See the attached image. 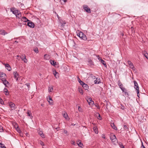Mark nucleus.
<instances>
[{
    "instance_id": "19",
    "label": "nucleus",
    "mask_w": 148,
    "mask_h": 148,
    "mask_svg": "<svg viewBox=\"0 0 148 148\" xmlns=\"http://www.w3.org/2000/svg\"><path fill=\"white\" fill-rule=\"evenodd\" d=\"M7 34V33L5 32V31L2 29H0V34L5 35V34Z\"/></svg>"
},
{
    "instance_id": "36",
    "label": "nucleus",
    "mask_w": 148,
    "mask_h": 148,
    "mask_svg": "<svg viewBox=\"0 0 148 148\" xmlns=\"http://www.w3.org/2000/svg\"><path fill=\"white\" fill-rule=\"evenodd\" d=\"M93 129L95 133H96V134L98 133V132L97 130V127H93Z\"/></svg>"
},
{
    "instance_id": "18",
    "label": "nucleus",
    "mask_w": 148,
    "mask_h": 148,
    "mask_svg": "<svg viewBox=\"0 0 148 148\" xmlns=\"http://www.w3.org/2000/svg\"><path fill=\"white\" fill-rule=\"evenodd\" d=\"M88 62V64L90 66H93L94 65V62H93L90 59H89Z\"/></svg>"
},
{
    "instance_id": "14",
    "label": "nucleus",
    "mask_w": 148,
    "mask_h": 148,
    "mask_svg": "<svg viewBox=\"0 0 148 148\" xmlns=\"http://www.w3.org/2000/svg\"><path fill=\"white\" fill-rule=\"evenodd\" d=\"M6 68L9 71L11 70V68L10 65L8 64H5Z\"/></svg>"
},
{
    "instance_id": "60",
    "label": "nucleus",
    "mask_w": 148,
    "mask_h": 148,
    "mask_svg": "<svg viewBox=\"0 0 148 148\" xmlns=\"http://www.w3.org/2000/svg\"><path fill=\"white\" fill-rule=\"evenodd\" d=\"M15 43H16V42L17 43V42H17L16 40V41H15Z\"/></svg>"
},
{
    "instance_id": "47",
    "label": "nucleus",
    "mask_w": 148,
    "mask_h": 148,
    "mask_svg": "<svg viewBox=\"0 0 148 148\" xmlns=\"http://www.w3.org/2000/svg\"><path fill=\"white\" fill-rule=\"evenodd\" d=\"M0 130L1 132L3 131V128L1 126H0Z\"/></svg>"
},
{
    "instance_id": "2",
    "label": "nucleus",
    "mask_w": 148,
    "mask_h": 148,
    "mask_svg": "<svg viewBox=\"0 0 148 148\" xmlns=\"http://www.w3.org/2000/svg\"><path fill=\"white\" fill-rule=\"evenodd\" d=\"M118 84L119 88L121 89L123 92H124V91L126 89L125 88L123 87V85L120 81H118Z\"/></svg>"
},
{
    "instance_id": "8",
    "label": "nucleus",
    "mask_w": 148,
    "mask_h": 148,
    "mask_svg": "<svg viewBox=\"0 0 148 148\" xmlns=\"http://www.w3.org/2000/svg\"><path fill=\"white\" fill-rule=\"evenodd\" d=\"M134 88L135 89H136V90H139V86L137 83L136 81H134Z\"/></svg>"
},
{
    "instance_id": "17",
    "label": "nucleus",
    "mask_w": 148,
    "mask_h": 148,
    "mask_svg": "<svg viewBox=\"0 0 148 148\" xmlns=\"http://www.w3.org/2000/svg\"><path fill=\"white\" fill-rule=\"evenodd\" d=\"M110 125L112 127L114 130H117V129L116 126L115 125L114 123H111Z\"/></svg>"
},
{
    "instance_id": "38",
    "label": "nucleus",
    "mask_w": 148,
    "mask_h": 148,
    "mask_svg": "<svg viewBox=\"0 0 148 148\" xmlns=\"http://www.w3.org/2000/svg\"><path fill=\"white\" fill-rule=\"evenodd\" d=\"M78 90L79 92L82 94V95L83 94V92L82 89L81 88H78Z\"/></svg>"
},
{
    "instance_id": "12",
    "label": "nucleus",
    "mask_w": 148,
    "mask_h": 148,
    "mask_svg": "<svg viewBox=\"0 0 148 148\" xmlns=\"http://www.w3.org/2000/svg\"><path fill=\"white\" fill-rule=\"evenodd\" d=\"M21 59L24 62L27 63V59L26 58L25 56H24L23 55L22 56L20 57Z\"/></svg>"
},
{
    "instance_id": "29",
    "label": "nucleus",
    "mask_w": 148,
    "mask_h": 148,
    "mask_svg": "<svg viewBox=\"0 0 148 148\" xmlns=\"http://www.w3.org/2000/svg\"><path fill=\"white\" fill-rule=\"evenodd\" d=\"M78 79L79 83L82 86L84 84V83L83 81H81L79 77H78Z\"/></svg>"
},
{
    "instance_id": "4",
    "label": "nucleus",
    "mask_w": 148,
    "mask_h": 148,
    "mask_svg": "<svg viewBox=\"0 0 148 148\" xmlns=\"http://www.w3.org/2000/svg\"><path fill=\"white\" fill-rule=\"evenodd\" d=\"M83 8L86 12L89 13L91 12L90 9L88 7L87 5H84Z\"/></svg>"
},
{
    "instance_id": "49",
    "label": "nucleus",
    "mask_w": 148,
    "mask_h": 148,
    "mask_svg": "<svg viewBox=\"0 0 148 148\" xmlns=\"http://www.w3.org/2000/svg\"><path fill=\"white\" fill-rule=\"evenodd\" d=\"M142 146H141V148H146L145 146L143 145V142H142L141 143Z\"/></svg>"
},
{
    "instance_id": "26",
    "label": "nucleus",
    "mask_w": 148,
    "mask_h": 148,
    "mask_svg": "<svg viewBox=\"0 0 148 148\" xmlns=\"http://www.w3.org/2000/svg\"><path fill=\"white\" fill-rule=\"evenodd\" d=\"M87 101L89 105L93 104L94 103V102L92 101V99L91 98L89 99V100H87Z\"/></svg>"
},
{
    "instance_id": "33",
    "label": "nucleus",
    "mask_w": 148,
    "mask_h": 148,
    "mask_svg": "<svg viewBox=\"0 0 148 148\" xmlns=\"http://www.w3.org/2000/svg\"><path fill=\"white\" fill-rule=\"evenodd\" d=\"M15 8H10V11L12 12L13 14H14L15 12Z\"/></svg>"
},
{
    "instance_id": "32",
    "label": "nucleus",
    "mask_w": 148,
    "mask_h": 148,
    "mask_svg": "<svg viewBox=\"0 0 148 148\" xmlns=\"http://www.w3.org/2000/svg\"><path fill=\"white\" fill-rule=\"evenodd\" d=\"M1 141L0 140V142ZM0 146L1 148H6V147L4 146V145L2 144L1 143H0Z\"/></svg>"
},
{
    "instance_id": "9",
    "label": "nucleus",
    "mask_w": 148,
    "mask_h": 148,
    "mask_svg": "<svg viewBox=\"0 0 148 148\" xmlns=\"http://www.w3.org/2000/svg\"><path fill=\"white\" fill-rule=\"evenodd\" d=\"M3 82V83L5 85V87L7 86V84H8V86L9 85V83L8 81L6 80V78L4 79V80L2 81Z\"/></svg>"
},
{
    "instance_id": "37",
    "label": "nucleus",
    "mask_w": 148,
    "mask_h": 148,
    "mask_svg": "<svg viewBox=\"0 0 148 148\" xmlns=\"http://www.w3.org/2000/svg\"><path fill=\"white\" fill-rule=\"evenodd\" d=\"M34 51L36 53H37L38 52V49L37 47L34 48Z\"/></svg>"
},
{
    "instance_id": "28",
    "label": "nucleus",
    "mask_w": 148,
    "mask_h": 148,
    "mask_svg": "<svg viewBox=\"0 0 148 148\" xmlns=\"http://www.w3.org/2000/svg\"><path fill=\"white\" fill-rule=\"evenodd\" d=\"M98 78H97L94 81L95 84H99L100 83V80L99 79H97Z\"/></svg>"
},
{
    "instance_id": "53",
    "label": "nucleus",
    "mask_w": 148,
    "mask_h": 148,
    "mask_svg": "<svg viewBox=\"0 0 148 148\" xmlns=\"http://www.w3.org/2000/svg\"><path fill=\"white\" fill-rule=\"evenodd\" d=\"M40 143L42 146H43L44 145V144L43 142L42 141H41L40 142Z\"/></svg>"
},
{
    "instance_id": "56",
    "label": "nucleus",
    "mask_w": 148,
    "mask_h": 148,
    "mask_svg": "<svg viewBox=\"0 0 148 148\" xmlns=\"http://www.w3.org/2000/svg\"><path fill=\"white\" fill-rule=\"evenodd\" d=\"M124 92H125V94L126 95H128V93L127 92H125V91H124Z\"/></svg>"
},
{
    "instance_id": "46",
    "label": "nucleus",
    "mask_w": 148,
    "mask_h": 148,
    "mask_svg": "<svg viewBox=\"0 0 148 148\" xmlns=\"http://www.w3.org/2000/svg\"><path fill=\"white\" fill-rule=\"evenodd\" d=\"M16 130H17V131L18 133H20L21 132V130H20V129L18 127H17V128H16Z\"/></svg>"
},
{
    "instance_id": "57",
    "label": "nucleus",
    "mask_w": 148,
    "mask_h": 148,
    "mask_svg": "<svg viewBox=\"0 0 148 148\" xmlns=\"http://www.w3.org/2000/svg\"><path fill=\"white\" fill-rule=\"evenodd\" d=\"M75 125V124H74L73 123H72L71 124V126H74V125Z\"/></svg>"
},
{
    "instance_id": "55",
    "label": "nucleus",
    "mask_w": 148,
    "mask_h": 148,
    "mask_svg": "<svg viewBox=\"0 0 148 148\" xmlns=\"http://www.w3.org/2000/svg\"><path fill=\"white\" fill-rule=\"evenodd\" d=\"M102 137L103 138H105L106 137L105 135L104 134H102Z\"/></svg>"
},
{
    "instance_id": "25",
    "label": "nucleus",
    "mask_w": 148,
    "mask_h": 148,
    "mask_svg": "<svg viewBox=\"0 0 148 148\" xmlns=\"http://www.w3.org/2000/svg\"><path fill=\"white\" fill-rule=\"evenodd\" d=\"M16 17L18 19H21L22 18L20 12L19 13L16 15Z\"/></svg>"
},
{
    "instance_id": "41",
    "label": "nucleus",
    "mask_w": 148,
    "mask_h": 148,
    "mask_svg": "<svg viewBox=\"0 0 148 148\" xmlns=\"http://www.w3.org/2000/svg\"><path fill=\"white\" fill-rule=\"evenodd\" d=\"M145 57L148 59V53H143Z\"/></svg>"
},
{
    "instance_id": "5",
    "label": "nucleus",
    "mask_w": 148,
    "mask_h": 148,
    "mask_svg": "<svg viewBox=\"0 0 148 148\" xmlns=\"http://www.w3.org/2000/svg\"><path fill=\"white\" fill-rule=\"evenodd\" d=\"M9 105L12 110H14L16 108L15 104L12 102L9 103Z\"/></svg>"
},
{
    "instance_id": "39",
    "label": "nucleus",
    "mask_w": 148,
    "mask_h": 148,
    "mask_svg": "<svg viewBox=\"0 0 148 148\" xmlns=\"http://www.w3.org/2000/svg\"><path fill=\"white\" fill-rule=\"evenodd\" d=\"M77 144L78 146L80 147H82L83 146V144L81 143V142H79V143H77Z\"/></svg>"
},
{
    "instance_id": "31",
    "label": "nucleus",
    "mask_w": 148,
    "mask_h": 148,
    "mask_svg": "<svg viewBox=\"0 0 148 148\" xmlns=\"http://www.w3.org/2000/svg\"><path fill=\"white\" fill-rule=\"evenodd\" d=\"M4 92L6 93L5 94L6 95H8L9 94V92H8V90L6 88H4Z\"/></svg>"
},
{
    "instance_id": "16",
    "label": "nucleus",
    "mask_w": 148,
    "mask_h": 148,
    "mask_svg": "<svg viewBox=\"0 0 148 148\" xmlns=\"http://www.w3.org/2000/svg\"><path fill=\"white\" fill-rule=\"evenodd\" d=\"M82 86L83 88L85 90H87L88 89V85L84 83Z\"/></svg>"
},
{
    "instance_id": "22",
    "label": "nucleus",
    "mask_w": 148,
    "mask_h": 148,
    "mask_svg": "<svg viewBox=\"0 0 148 148\" xmlns=\"http://www.w3.org/2000/svg\"><path fill=\"white\" fill-rule=\"evenodd\" d=\"M21 19L22 21L25 22L29 21V20L25 17H22Z\"/></svg>"
},
{
    "instance_id": "11",
    "label": "nucleus",
    "mask_w": 148,
    "mask_h": 148,
    "mask_svg": "<svg viewBox=\"0 0 148 148\" xmlns=\"http://www.w3.org/2000/svg\"><path fill=\"white\" fill-rule=\"evenodd\" d=\"M49 98H47V101H48L49 103L50 104H52L53 103V101L52 99L51 98V97L50 96H48Z\"/></svg>"
},
{
    "instance_id": "27",
    "label": "nucleus",
    "mask_w": 148,
    "mask_h": 148,
    "mask_svg": "<svg viewBox=\"0 0 148 148\" xmlns=\"http://www.w3.org/2000/svg\"><path fill=\"white\" fill-rule=\"evenodd\" d=\"M66 23L62 21L60 22L61 24V27L63 28L65 26V24Z\"/></svg>"
},
{
    "instance_id": "40",
    "label": "nucleus",
    "mask_w": 148,
    "mask_h": 148,
    "mask_svg": "<svg viewBox=\"0 0 148 148\" xmlns=\"http://www.w3.org/2000/svg\"><path fill=\"white\" fill-rule=\"evenodd\" d=\"M124 127L123 128L125 130H128V128L127 127V125H124Z\"/></svg>"
},
{
    "instance_id": "24",
    "label": "nucleus",
    "mask_w": 148,
    "mask_h": 148,
    "mask_svg": "<svg viewBox=\"0 0 148 148\" xmlns=\"http://www.w3.org/2000/svg\"><path fill=\"white\" fill-rule=\"evenodd\" d=\"M53 75L55 76L56 78L58 77V73L56 71H54L53 72Z\"/></svg>"
},
{
    "instance_id": "43",
    "label": "nucleus",
    "mask_w": 148,
    "mask_h": 148,
    "mask_svg": "<svg viewBox=\"0 0 148 148\" xmlns=\"http://www.w3.org/2000/svg\"><path fill=\"white\" fill-rule=\"evenodd\" d=\"M137 91V96L139 98L140 97H139V96L140 95V94H139V90H136Z\"/></svg>"
},
{
    "instance_id": "10",
    "label": "nucleus",
    "mask_w": 148,
    "mask_h": 148,
    "mask_svg": "<svg viewBox=\"0 0 148 148\" xmlns=\"http://www.w3.org/2000/svg\"><path fill=\"white\" fill-rule=\"evenodd\" d=\"M27 25L28 26L31 28H34V24L32 22H28L27 23Z\"/></svg>"
},
{
    "instance_id": "44",
    "label": "nucleus",
    "mask_w": 148,
    "mask_h": 148,
    "mask_svg": "<svg viewBox=\"0 0 148 148\" xmlns=\"http://www.w3.org/2000/svg\"><path fill=\"white\" fill-rule=\"evenodd\" d=\"M30 111L29 110H28L27 111V115L28 116H31V115L30 114Z\"/></svg>"
},
{
    "instance_id": "20",
    "label": "nucleus",
    "mask_w": 148,
    "mask_h": 148,
    "mask_svg": "<svg viewBox=\"0 0 148 148\" xmlns=\"http://www.w3.org/2000/svg\"><path fill=\"white\" fill-rule=\"evenodd\" d=\"M128 63L130 66L132 68H134V66L133 63L130 61H128L127 62Z\"/></svg>"
},
{
    "instance_id": "54",
    "label": "nucleus",
    "mask_w": 148,
    "mask_h": 148,
    "mask_svg": "<svg viewBox=\"0 0 148 148\" xmlns=\"http://www.w3.org/2000/svg\"><path fill=\"white\" fill-rule=\"evenodd\" d=\"M120 145L121 148H125V147L122 144H120Z\"/></svg>"
},
{
    "instance_id": "23",
    "label": "nucleus",
    "mask_w": 148,
    "mask_h": 148,
    "mask_svg": "<svg viewBox=\"0 0 148 148\" xmlns=\"http://www.w3.org/2000/svg\"><path fill=\"white\" fill-rule=\"evenodd\" d=\"M50 62L51 64L53 66H55L56 64V62L53 60H50Z\"/></svg>"
},
{
    "instance_id": "35",
    "label": "nucleus",
    "mask_w": 148,
    "mask_h": 148,
    "mask_svg": "<svg viewBox=\"0 0 148 148\" xmlns=\"http://www.w3.org/2000/svg\"><path fill=\"white\" fill-rule=\"evenodd\" d=\"M19 12L20 11H19L18 10L15 9L14 14H15L16 16V15L19 13Z\"/></svg>"
},
{
    "instance_id": "45",
    "label": "nucleus",
    "mask_w": 148,
    "mask_h": 148,
    "mask_svg": "<svg viewBox=\"0 0 148 148\" xmlns=\"http://www.w3.org/2000/svg\"><path fill=\"white\" fill-rule=\"evenodd\" d=\"M62 1H63V2L64 3H65V2H66V0H60V2L62 4H63V3H62Z\"/></svg>"
},
{
    "instance_id": "42",
    "label": "nucleus",
    "mask_w": 148,
    "mask_h": 148,
    "mask_svg": "<svg viewBox=\"0 0 148 148\" xmlns=\"http://www.w3.org/2000/svg\"><path fill=\"white\" fill-rule=\"evenodd\" d=\"M78 110L79 112H82V110L80 106H78Z\"/></svg>"
},
{
    "instance_id": "58",
    "label": "nucleus",
    "mask_w": 148,
    "mask_h": 148,
    "mask_svg": "<svg viewBox=\"0 0 148 148\" xmlns=\"http://www.w3.org/2000/svg\"><path fill=\"white\" fill-rule=\"evenodd\" d=\"M59 128H60L59 127H57L56 128V129L58 130H59Z\"/></svg>"
},
{
    "instance_id": "52",
    "label": "nucleus",
    "mask_w": 148,
    "mask_h": 148,
    "mask_svg": "<svg viewBox=\"0 0 148 148\" xmlns=\"http://www.w3.org/2000/svg\"><path fill=\"white\" fill-rule=\"evenodd\" d=\"M71 144H72V145H75V141H72L71 142Z\"/></svg>"
},
{
    "instance_id": "6",
    "label": "nucleus",
    "mask_w": 148,
    "mask_h": 148,
    "mask_svg": "<svg viewBox=\"0 0 148 148\" xmlns=\"http://www.w3.org/2000/svg\"><path fill=\"white\" fill-rule=\"evenodd\" d=\"M62 114L63 116L66 119L69 120V118L68 116L67 113L65 112H63L62 113Z\"/></svg>"
},
{
    "instance_id": "50",
    "label": "nucleus",
    "mask_w": 148,
    "mask_h": 148,
    "mask_svg": "<svg viewBox=\"0 0 148 148\" xmlns=\"http://www.w3.org/2000/svg\"><path fill=\"white\" fill-rule=\"evenodd\" d=\"M25 85L27 86V87L28 88H29L30 87V84H29V83H26L25 84Z\"/></svg>"
},
{
    "instance_id": "15",
    "label": "nucleus",
    "mask_w": 148,
    "mask_h": 148,
    "mask_svg": "<svg viewBox=\"0 0 148 148\" xmlns=\"http://www.w3.org/2000/svg\"><path fill=\"white\" fill-rule=\"evenodd\" d=\"M99 59V61L104 65V66L106 67H107L106 64L105 62V61L102 59Z\"/></svg>"
},
{
    "instance_id": "61",
    "label": "nucleus",
    "mask_w": 148,
    "mask_h": 148,
    "mask_svg": "<svg viewBox=\"0 0 148 148\" xmlns=\"http://www.w3.org/2000/svg\"><path fill=\"white\" fill-rule=\"evenodd\" d=\"M121 35H122V36H123V34H121Z\"/></svg>"
},
{
    "instance_id": "3",
    "label": "nucleus",
    "mask_w": 148,
    "mask_h": 148,
    "mask_svg": "<svg viewBox=\"0 0 148 148\" xmlns=\"http://www.w3.org/2000/svg\"><path fill=\"white\" fill-rule=\"evenodd\" d=\"M6 74L2 72H0V79L2 81L6 78Z\"/></svg>"
},
{
    "instance_id": "51",
    "label": "nucleus",
    "mask_w": 148,
    "mask_h": 148,
    "mask_svg": "<svg viewBox=\"0 0 148 148\" xmlns=\"http://www.w3.org/2000/svg\"><path fill=\"white\" fill-rule=\"evenodd\" d=\"M63 131V132L65 134H67L68 133V132L66 130H64Z\"/></svg>"
},
{
    "instance_id": "13",
    "label": "nucleus",
    "mask_w": 148,
    "mask_h": 148,
    "mask_svg": "<svg viewBox=\"0 0 148 148\" xmlns=\"http://www.w3.org/2000/svg\"><path fill=\"white\" fill-rule=\"evenodd\" d=\"M110 139L112 141L114 142L115 141V140L116 139V138L115 135H114L110 136Z\"/></svg>"
},
{
    "instance_id": "59",
    "label": "nucleus",
    "mask_w": 148,
    "mask_h": 148,
    "mask_svg": "<svg viewBox=\"0 0 148 148\" xmlns=\"http://www.w3.org/2000/svg\"><path fill=\"white\" fill-rule=\"evenodd\" d=\"M3 102L2 100L1 101L0 103H1V104H3V103H3Z\"/></svg>"
},
{
    "instance_id": "34",
    "label": "nucleus",
    "mask_w": 148,
    "mask_h": 148,
    "mask_svg": "<svg viewBox=\"0 0 148 148\" xmlns=\"http://www.w3.org/2000/svg\"><path fill=\"white\" fill-rule=\"evenodd\" d=\"M49 92H52L53 90V87H49Z\"/></svg>"
},
{
    "instance_id": "1",
    "label": "nucleus",
    "mask_w": 148,
    "mask_h": 148,
    "mask_svg": "<svg viewBox=\"0 0 148 148\" xmlns=\"http://www.w3.org/2000/svg\"><path fill=\"white\" fill-rule=\"evenodd\" d=\"M77 36L81 39L86 40H87V37L86 35L82 32H79L77 34Z\"/></svg>"
},
{
    "instance_id": "21",
    "label": "nucleus",
    "mask_w": 148,
    "mask_h": 148,
    "mask_svg": "<svg viewBox=\"0 0 148 148\" xmlns=\"http://www.w3.org/2000/svg\"><path fill=\"white\" fill-rule=\"evenodd\" d=\"M38 133L42 137V138H45V136L44 134L41 131H39L38 132Z\"/></svg>"
},
{
    "instance_id": "48",
    "label": "nucleus",
    "mask_w": 148,
    "mask_h": 148,
    "mask_svg": "<svg viewBox=\"0 0 148 148\" xmlns=\"http://www.w3.org/2000/svg\"><path fill=\"white\" fill-rule=\"evenodd\" d=\"M98 114V116L97 117V118L101 120V116H100V114Z\"/></svg>"
},
{
    "instance_id": "30",
    "label": "nucleus",
    "mask_w": 148,
    "mask_h": 148,
    "mask_svg": "<svg viewBox=\"0 0 148 148\" xmlns=\"http://www.w3.org/2000/svg\"><path fill=\"white\" fill-rule=\"evenodd\" d=\"M44 58L45 59L47 60L49 59V56L47 54H45L44 56Z\"/></svg>"
},
{
    "instance_id": "7",
    "label": "nucleus",
    "mask_w": 148,
    "mask_h": 148,
    "mask_svg": "<svg viewBox=\"0 0 148 148\" xmlns=\"http://www.w3.org/2000/svg\"><path fill=\"white\" fill-rule=\"evenodd\" d=\"M14 77L16 79V81L18 80V77L19 76L18 74L16 71H14L13 72Z\"/></svg>"
}]
</instances>
